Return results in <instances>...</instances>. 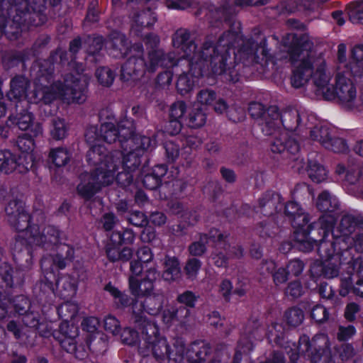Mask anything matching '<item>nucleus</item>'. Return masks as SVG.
<instances>
[{
	"mask_svg": "<svg viewBox=\"0 0 363 363\" xmlns=\"http://www.w3.org/2000/svg\"><path fill=\"white\" fill-rule=\"evenodd\" d=\"M201 267V262L199 259L196 258L189 259L184 267L186 275L189 279H196Z\"/></svg>",
	"mask_w": 363,
	"mask_h": 363,
	"instance_id": "nucleus-46",
	"label": "nucleus"
},
{
	"mask_svg": "<svg viewBox=\"0 0 363 363\" xmlns=\"http://www.w3.org/2000/svg\"><path fill=\"white\" fill-rule=\"evenodd\" d=\"M172 44L175 48L181 50L184 58L190 61L191 67L198 63L200 50H196V45L190 39V32L187 29L181 28L177 30L172 35Z\"/></svg>",
	"mask_w": 363,
	"mask_h": 363,
	"instance_id": "nucleus-13",
	"label": "nucleus"
},
{
	"mask_svg": "<svg viewBox=\"0 0 363 363\" xmlns=\"http://www.w3.org/2000/svg\"><path fill=\"white\" fill-rule=\"evenodd\" d=\"M356 222L354 218L350 215H345L341 218L340 225L337 228L340 235L346 236L350 234L355 228Z\"/></svg>",
	"mask_w": 363,
	"mask_h": 363,
	"instance_id": "nucleus-40",
	"label": "nucleus"
},
{
	"mask_svg": "<svg viewBox=\"0 0 363 363\" xmlns=\"http://www.w3.org/2000/svg\"><path fill=\"white\" fill-rule=\"evenodd\" d=\"M121 160H102L99 167L92 174H82L81 182L77 186V192L82 197L91 198L102 186L111 184L116 179L121 183V177L124 175L129 183L130 176L128 173L119 172L116 177L115 171L116 164L115 162Z\"/></svg>",
	"mask_w": 363,
	"mask_h": 363,
	"instance_id": "nucleus-10",
	"label": "nucleus"
},
{
	"mask_svg": "<svg viewBox=\"0 0 363 363\" xmlns=\"http://www.w3.org/2000/svg\"><path fill=\"white\" fill-rule=\"evenodd\" d=\"M189 315V310L185 307L168 305L162 311V320L168 325H185Z\"/></svg>",
	"mask_w": 363,
	"mask_h": 363,
	"instance_id": "nucleus-19",
	"label": "nucleus"
},
{
	"mask_svg": "<svg viewBox=\"0 0 363 363\" xmlns=\"http://www.w3.org/2000/svg\"><path fill=\"white\" fill-rule=\"evenodd\" d=\"M352 61L348 69L354 77H363V44L355 45L351 50Z\"/></svg>",
	"mask_w": 363,
	"mask_h": 363,
	"instance_id": "nucleus-26",
	"label": "nucleus"
},
{
	"mask_svg": "<svg viewBox=\"0 0 363 363\" xmlns=\"http://www.w3.org/2000/svg\"><path fill=\"white\" fill-rule=\"evenodd\" d=\"M72 157L71 150L65 147L51 149L49 153L50 159H70Z\"/></svg>",
	"mask_w": 363,
	"mask_h": 363,
	"instance_id": "nucleus-54",
	"label": "nucleus"
},
{
	"mask_svg": "<svg viewBox=\"0 0 363 363\" xmlns=\"http://www.w3.org/2000/svg\"><path fill=\"white\" fill-rule=\"evenodd\" d=\"M131 46L126 37L121 33L114 32L111 33L108 42L110 55L116 58L124 57L129 55Z\"/></svg>",
	"mask_w": 363,
	"mask_h": 363,
	"instance_id": "nucleus-20",
	"label": "nucleus"
},
{
	"mask_svg": "<svg viewBox=\"0 0 363 363\" xmlns=\"http://www.w3.org/2000/svg\"><path fill=\"white\" fill-rule=\"evenodd\" d=\"M359 273L360 275L359 279L356 282L353 287V292L360 297H363V261L359 265Z\"/></svg>",
	"mask_w": 363,
	"mask_h": 363,
	"instance_id": "nucleus-64",
	"label": "nucleus"
},
{
	"mask_svg": "<svg viewBox=\"0 0 363 363\" xmlns=\"http://www.w3.org/2000/svg\"><path fill=\"white\" fill-rule=\"evenodd\" d=\"M111 152L106 147L101 144L91 145L87 151L86 157L88 159H105L109 156Z\"/></svg>",
	"mask_w": 363,
	"mask_h": 363,
	"instance_id": "nucleus-44",
	"label": "nucleus"
},
{
	"mask_svg": "<svg viewBox=\"0 0 363 363\" xmlns=\"http://www.w3.org/2000/svg\"><path fill=\"white\" fill-rule=\"evenodd\" d=\"M279 199V195L275 198L271 199L269 195L265 196L259 201V208L261 213L265 216L273 214L275 200Z\"/></svg>",
	"mask_w": 363,
	"mask_h": 363,
	"instance_id": "nucleus-48",
	"label": "nucleus"
},
{
	"mask_svg": "<svg viewBox=\"0 0 363 363\" xmlns=\"http://www.w3.org/2000/svg\"><path fill=\"white\" fill-rule=\"evenodd\" d=\"M96 77L101 85L109 86L114 80L115 74L108 67H100L96 71Z\"/></svg>",
	"mask_w": 363,
	"mask_h": 363,
	"instance_id": "nucleus-43",
	"label": "nucleus"
},
{
	"mask_svg": "<svg viewBox=\"0 0 363 363\" xmlns=\"http://www.w3.org/2000/svg\"><path fill=\"white\" fill-rule=\"evenodd\" d=\"M259 125L265 135L272 137L270 149L272 152L281 153L287 150L295 154L299 151L298 144L294 140L289 139L288 133L282 128L280 113L276 106L267 109Z\"/></svg>",
	"mask_w": 363,
	"mask_h": 363,
	"instance_id": "nucleus-9",
	"label": "nucleus"
},
{
	"mask_svg": "<svg viewBox=\"0 0 363 363\" xmlns=\"http://www.w3.org/2000/svg\"><path fill=\"white\" fill-rule=\"evenodd\" d=\"M160 50L147 51V60L144 58V49L140 43H135L129 50L127 61L121 67V77L123 81H138L146 72L153 73L159 67H171L172 58L164 59Z\"/></svg>",
	"mask_w": 363,
	"mask_h": 363,
	"instance_id": "nucleus-8",
	"label": "nucleus"
},
{
	"mask_svg": "<svg viewBox=\"0 0 363 363\" xmlns=\"http://www.w3.org/2000/svg\"><path fill=\"white\" fill-rule=\"evenodd\" d=\"M17 147L22 153L29 154L34 148L33 140L27 135H23L18 138Z\"/></svg>",
	"mask_w": 363,
	"mask_h": 363,
	"instance_id": "nucleus-51",
	"label": "nucleus"
},
{
	"mask_svg": "<svg viewBox=\"0 0 363 363\" xmlns=\"http://www.w3.org/2000/svg\"><path fill=\"white\" fill-rule=\"evenodd\" d=\"M285 319L289 325L297 326L301 324L303 320V313L299 308H291L286 312Z\"/></svg>",
	"mask_w": 363,
	"mask_h": 363,
	"instance_id": "nucleus-45",
	"label": "nucleus"
},
{
	"mask_svg": "<svg viewBox=\"0 0 363 363\" xmlns=\"http://www.w3.org/2000/svg\"><path fill=\"white\" fill-rule=\"evenodd\" d=\"M60 296L64 298L72 297L77 291V285L74 279L69 276L61 277L57 282Z\"/></svg>",
	"mask_w": 363,
	"mask_h": 363,
	"instance_id": "nucleus-33",
	"label": "nucleus"
},
{
	"mask_svg": "<svg viewBox=\"0 0 363 363\" xmlns=\"http://www.w3.org/2000/svg\"><path fill=\"white\" fill-rule=\"evenodd\" d=\"M63 337L60 340L61 347L69 353H74L77 358L83 359L86 351H81L76 345L75 337L78 335V328L74 323H62L60 326Z\"/></svg>",
	"mask_w": 363,
	"mask_h": 363,
	"instance_id": "nucleus-15",
	"label": "nucleus"
},
{
	"mask_svg": "<svg viewBox=\"0 0 363 363\" xmlns=\"http://www.w3.org/2000/svg\"><path fill=\"white\" fill-rule=\"evenodd\" d=\"M226 238V234H223L216 229L212 230L209 233V238H208L207 235H204L201 237L199 241L192 243L189 248V252L194 256L202 255L206 250V244L209 240L216 244L217 250H223V251L229 252L230 257H241L242 255V249L240 247H233L232 250H230V246L227 243Z\"/></svg>",
	"mask_w": 363,
	"mask_h": 363,
	"instance_id": "nucleus-11",
	"label": "nucleus"
},
{
	"mask_svg": "<svg viewBox=\"0 0 363 363\" xmlns=\"http://www.w3.org/2000/svg\"><path fill=\"white\" fill-rule=\"evenodd\" d=\"M285 211L291 220L294 228H296V233L298 230H303L309 222L308 215L305 214L296 202L287 203L285 206Z\"/></svg>",
	"mask_w": 363,
	"mask_h": 363,
	"instance_id": "nucleus-21",
	"label": "nucleus"
},
{
	"mask_svg": "<svg viewBox=\"0 0 363 363\" xmlns=\"http://www.w3.org/2000/svg\"><path fill=\"white\" fill-rule=\"evenodd\" d=\"M142 267L138 263L131 264V274L129 277V289L131 294L136 297L144 296L145 300L139 303H133V313L135 315V322L138 323L140 328H143L144 320H149L143 315L145 312L150 315H157L164 303V297L162 293L153 291V281L158 277L155 267H150L145 271V277L140 280Z\"/></svg>",
	"mask_w": 363,
	"mask_h": 363,
	"instance_id": "nucleus-5",
	"label": "nucleus"
},
{
	"mask_svg": "<svg viewBox=\"0 0 363 363\" xmlns=\"http://www.w3.org/2000/svg\"><path fill=\"white\" fill-rule=\"evenodd\" d=\"M216 97V93L213 90L203 89L197 93L196 101L202 106H212Z\"/></svg>",
	"mask_w": 363,
	"mask_h": 363,
	"instance_id": "nucleus-41",
	"label": "nucleus"
},
{
	"mask_svg": "<svg viewBox=\"0 0 363 363\" xmlns=\"http://www.w3.org/2000/svg\"><path fill=\"white\" fill-rule=\"evenodd\" d=\"M335 172L344 176L346 182L353 186L354 189L363 197V162L357 167H352L346 171L345 167L338 164Z\"/></svg>",
	"mask_w": 363,
	"mask_h": 363,
	"instance_id": "nucleus-18",
	"label": "nucleus"
},
{
	"mask_svg": "<svg viewBox=\"0 0 363 363\" xmlns=\"http://www.w3.org/2000/svg\"><path fill=\"white\" fill-rule=\"evenodd\" d=\"M248 112L252 118L259 119L261 121L267 113V110L261 103L252 102L249 104Z\"/></svg>",
	"mask_w": 363,
	"mask_h": 363,
	"instance_id": "nucleus-53",
	"label": "nucleus"
},
{
	"mask_svg": "<svg viewBox=\"0 0 363 363\" xmlns=\"http://www.w3.org/2000/svg\"><path fill=\"white\" fill-rule=\"evenodd\" d=\"M156 21L155 13L150 9L134 13L131 17L130 34L136 37H143V31L151 28Z\"/></svg>",
	"mask_w": 363,
	"mask_h": 363,
	"instance_id": "nucleus-16",
	"label": "nucleus"
},
{
	"mask_svg": "<svg viewBox=\"0 0 363 363\" xmlns=\"http://www.w3.org/2000/svg\"><path fill=\"white\" fill-rule=\"evenodd\" d=\"M328 235L327 233L325 235H323V238L320 240L319 242H318L315 240H311L310 238H308L307 237L305 238V239H300L297 238L298 242H300L299 247L306 252H309L314 246L319 245L318 251L320 254V255L323 257L329 258L332 254L330 252H324V249L328 245V243L324 240L325 238Z\"/></svg>",
	"mask_w": 363,
	"mask_h": 363,
	"instance_id": "nucleus-32",
	"label": "nucleus"
},
{
	"mask_svg": "<svg viewBox=\"0 0 363 363\" xmlns=\"http://www.w3.org/2000/svg\"><path fill=\"white\" fill-rule=\"evenodd\" d=\"M85 139L90 145H94L95 143L100 141L101 139L100 128L99 129L98 127L95 125L89 126L85 133Z\"/></svg>",
	"mask_w": 363,
	"mask_h": 363,
	"instance_id": "nucleus-55",
	"label": "nucleus"
},
{
	"mask_svg": "<svg viewBox=\"0 0 363 363\" xmlns=\"http://www.w3.org/2000/svg\"><path fill=\"white\" fill-rule=\"evenodd\" d=\"M111 239L114 244L132 243L135 240V235L132 230H126L122 234L119 232L114 233Z\"/></svg>",
	"mask_w": 363,
	"mask_h": 363,
	"instance_id": "nucleus-50",
	"label": "nucleus"
},
{
	"mask_svg": "<svg viewBox=\"0 0 363 363\" xmlns=\"http://www.w3.org/2000/svg\"><path fill=\"white\" fill-rule=\"evenodd\" d=\"M307 173L313 182L320 183L327 179L328 171L318 160H309Z\"/></svg>",
	"mask_w": 363,
	"mask_h": 363,
	"instance_id": "nucleus-29",
	"label": "nucleus"
},
{
	"mask_svg": "<svg viewBox=\"0 0 363 363\" xmlns=\"http://www.w3.org/2000/svg\"><path fill=\"white\" fill-rule=\"evenodd\" d=\"M38 70L34 82V95L35 101H43L45 104L57 99L67 101L68 103L81 104L86 99L84 90L87 84V78L77 72V77L72 74H67L62 82L50 84L54 71L53 65L48 60L38 65Z\"/></svg>",
	"mask_w": 363,
	"mask_h": 363,
	"instance_id": "nucleus-3",
	"label": "nucleus"
},
{
	"mask_svg": "<svg viewBox=\"0 0 363 363\" xmlns=\"http://www.w3.org/2000/svg\"><path fill=\"white\" fill-rule=\"evenodd\" d=\"M144 186L150 189H154L160 185L161 181L152 173H147L143 179Z\"/></svg>",
	"mask_w": 363,
	"mask_h": 363,
	"instance_id": "nucleus-61",
	"label": "nucleus"
},
{
	"mask_svg": "<svg viewBox=\"0 0 363 363\" xmlns=\"http://www.w3.org/2000/svg\"><path fill=\"white\" fill-rule=\"evenodd\" d=\"M9 223L19 232L16 242L22 245H41L46 242L57 244L59 240V232L53 227L44 228L43 234H40V227L32 225L28 227L29 215L26 212L23 203L18 201H11L6 207Z\"/></svg>",
	"mask_w": 363,
	"mask_h": 363,
	"instance_id": "nucleus-7",
	"label": "nucleus"
},
{
	"mask_svg": "<svg viewBox=\"0 0 363 363\" xmlns=\"http://www.w3.org/2000/svg\"><path fill=\"white\" fill-rule=\"evenodd\" d=\"M104 328L106 331L116 335L121 329L120 323L116 317L109 315L104 319Z\"/></svg>",
	"mask_w": 363,
	"mask_h": 363,
	"instance_id": "nucleus-52",
	"label": "nucleus"
},
{
	"mask_svg": "<svg viewBox=\"0 0 363 363\" xmlns=\"http://www.w3.org/2000/svg\"><path fill=\"white\" fill-rule=\"evenodd\" d=\"M189 72L179 75L177 82V90L182 95H184L190 92L195 85V79L200 77L196 76L191 70L190 61H189Z\"/></svg>",
	"mask_w": 363,
	"mask_h": 363,
	"instance_id": "nucleus-30",
	"label": "nucleus"
},
{
	"mask_svg": "<svg viewBox=\"0 0 363 363\" xmlns=\"http://www.w3.org/2000/svg\"><path fill=\"white\" fill-rule=\"evenodd\" d=\"M143 40L148 51L160 50L163 53L162 57L164 59L172 58L169 62H171V67L177 65L179 59L176 57L174 53L169 52L166 54L162 49L158 48L160 43V39L157 35L154 33H149L144 36Z\"/></svg>",
	"mask_w": 363,
	"mask_h": 363,
	"instance_id": "nucleus-28",
	"label": "nucleus"
},
{
	"mask_svg": "<svg viewBox=\"0 0 363 363\" xmlns=\"http://www.w3.org/2000/svg\"><path fill=\"white\" fill-rule=\"evenodd\" d=\"M210 353L209 344L199 341L194 342L186 352L188 363H201L205 361Z\"/></svg>",
	"mask_w": 363,
	"mask_h": 363,
	"instance_id": "nucleus-22",
	"label": "nucleus"
},
{
	"mask_svg": "<svg viewBox=\"0 0 363 363\" xmlns=\"http://www.w3.org/2000/svg\"><path fill=\"white\" fill-rule=\"evenodd\" d=\"M356 333L353 325L340 326L337 333V339L340 341H345L350 339Z\"/></svg>",
	"mask_w": 363,
	"mask_h": 363,
	"instance_id": "nucleus-58",
	"label": "nucleus"
},
{
	"mask_svg": "<svg viewBox=\"0 0 363 363\" xmlns=\"http://www.w3.org/2000/svg\"><path fill=\"white\" fill-rule=\"evenodd\" d=\"M137 257L138 260L134 261L130 263V265L133 263H138L142 267V272L143 271V266L142 263L148 264L153 259V254L151 250L147 247H143L137 251Z\"/></svg>",
	"mask_w": 363,
	"mask_h": 363,
	"instance_id": "nucleus-49",
	"label": "nucleus"
},
{
	"mask_svg": "<svg viewBox=\"0 0 363 363\" xmlns=\"http://www.w3.org/2000/svg\"><path fill=\"white\" fill-rule=\"evenodd\" d=\"M28 87V79L23 76H16L10 82V90L7 94L8 98L11 100H18L26 96Z\"/></svg>",
	"mask_w": 363,
	"mask_h": 363,
	"instance_id": "nucleus-24",
	"label": "nucleus"
},
{
	"mask_svg": "<svg viewBox=\"0 0 363 363\" xmlns=\"http://www.w3.org/2000/svg\"><path fill=\"white\" fill-rule=\"evenodd\" d=\"M241 46L238 55L244 62H257V52L259 45L251 38L243 39L238 33L228 31L218 39L216 45L213 40L207 38L200 49L198 63L191 67L196 76H201L206 68L210 67L216 75H221L228 69V61L230 59L229 50L235 45Z\"/></svg>",
	"mask_w": 363,
	"mask_h": 363,
	"instance_id": "nucleus-2",
	"label": "nucleus"
},
{
	"mask_svg": "<svg viewBox=\"0 0 363 363\" xmlns=\"http://www.w3.org/2000/svg\"><path fill=\"white\" fill-rule=\"evenodd\" d=\"M312 318L317 322H321L328 319V313L326 308L322 306H316L311 312Z\"/></svg>",
	"mask_w": 363,
	"mask_h": 363,
	"instance_id": "nucleus-60",
	"label": "nucleus"
},
{
	"mask_svg": "<svg viewBox=\"0 0 363 363\" xmlns=\"http://www.w3.org/2000/svg\"><path fill=\"white\" fill-rule=\"evenodd\" d=\"M83 329L89 333L95 332L99 326V321L97 318L89 317L82 322Z\"/></svg>",
	"mask_w": 363,
	"mask_h": 363,
	"instance_id": "nucleus-62",
	"label": "nucleus"
},
{
	"mask_svg": "<svg viewBox=\"0 0 363 363\" xmlns=\"http://www.w3.org/2000/svg\"><path fill=\"white\" fill-rule=\"evenodd\" d=\"M338 201L337 198L327 191L321 193L316 202L317 208L323 215L319 218L318 225L324 230V235L333 231L337 220L338 212Z\"/></svg>",
	"mask_w": 363,
	"mask_h": 363,
	"instance_id": "nucleus-12",
	"label": "nucleus"
},
{
	"mask_svg": "<svg viewBox=\"0 0 363 363\" xmlns=\"http://www.w3.org/2000/svg\"><path fill=\"white\" fill-rule=\"evenodd\" d=\"M141 330L138 352L143 357L152 354L155 359H168L169 363H179L184 359L185 345L182 340L177 339L172 347L167 339L160 334L155 323L144 320Z\"/></svg>",
	"mask_w": 363,
	"mask_h": 363,
	"instance_id": "nucleus-6",
	"label": "nucleus"
},
{
	"mask_svg": "<svg viewBox=\"0 0 363 363\" xmlns=\"http://www.w3.org/2000/svg\"><path fill=\"white\" fill-rule=\"evenodd\" d=\"M129 222L138 227H143L147 225V218L146 216L140 211L133 212L128 218Z\"/></svg>",
	"mask_w": 363,
	"mask_h": 363,
	"instance_id": "nucleus-57",
	"label": "nucleus"
},
{
	"mask_svg": "<svg viewBox=\"0 0 363 363\" xmlns=\"http://www.w3.org/2000/svg\"><path fill=\"white\" fill-rule=\"evenodd\" d=\"M11 125L17 126L21 130H26L33 126V136H38L43 133V128L40 123L34 124V116L27 109L21 110L16 114H11L8 118Z\"/></svg>",
	"mask_w": 363,
	"mask_h": 363,
	"instance_id": "nucleus-17",
	"label": "nucleus"
},
{
	"mask_svg": "<svg viewBox=\"0 0 363 363\" xmlns=\"http://www.w3.org/2000/svg\"><path fill=\"white\" fill-rule=\"evenodd\" d=\"M177 301L186 306L193 307L195 305L196 297L192 292L187 291L178 296Z\"/></svg>",
	"mask_w": 363,
	"mask_h": 363,
	"instance_id": "nucleus-59",
	"label": "nucleus"
},
{
	"mask_svg": "<svg viewBox=\"0 0 363 363\" xmlns=\"http://www.w3.org/2000/svg\"><path fill=\"white\" fill-rule=\"evenodd\" d=\"M350 21L353 23L363 24V1L354 2L346 9Z\"/></svg>",
	"mask_w": 363,
	"mask_h": 363,
	"instance_id": "nucleus-36",
	"label": "nucleus"
},
{
	"mask_svg": "<svg viewBox=\"0 0 363 363\" xmlns=\"http://www.w3.org/2000/svg\"><path fill=\"white\" fill-rule=\"evenodd\" d=\"M181 277L179 262L175 257L167 256L164 262L162 278L167 281H174Z\"/></svg>",
	"mask_w": 363,
	"mask_h": 363,
	"instance_id": "nucleus-27",
	"label": "nucleus"
},
{
	"mask_svg": "<svg viewBox=\"0 0 363 363\" xmlns=\"http://www.w3.org/2000/svg\"><path fill=\"white\" fill-rule=\"evenodd\" d=\"M79 311L78 305L72 301H67L62 303L58 308L59 315L64 319L62 323H68V320H73L77 316Z\"/></svg>",
	"mask_w": 363,
	"mask_h": 363,
	"instance_id": "nucleus-35",
	"label": "nucleus"
},
{
	"mask_svg": "<svg viewBox=\"0 0 363 363\" xmlns=\"http://www.w3.org/2000/svg\"><path fill=\"white\" fill-rule=\"evenodd\" d=\"M186 112V105L182 101H178L172 104L169 109V116L172 119L180 121Z\"/></svg>",
	"mask_w": 363,
	"mask_h": 363,
	"instance_id": "nucleus-47",
	"label": "nucleus"
},
{
	"mask_svg": "<svg viewBox=\"0 0 363 363\" xmlns=\"http://www.w3.org/2000/svg\"><path fill=\"white\" fill-rule=\"evenodd\" d=\"M105 290L108 291L116 300V302L122 307L128 306L130 303V298L128 295L122 293L111 283L105 286Z\"/></svg>",
	"mask_w": 363,
	"mask_h": 363,
	"instance_id": "nucleus-39",
	"label": "nucleus"
},
{
	"mask_svg": "<svg viewBox=\"0 0 363 363\" xmlns=\"http://www.w3.org/2000/svg\"><path fill=\"white\" fill-rule=\"evenodd\" d=\"M0 171L9 174L16 170L19 173L26 172L33 166V163L27 160H0Z\"/></svg>",
	"mask_w": 363,
	"mask_h": 363,
	"instance_id": "nucleus-31",
	"label": "nucleus"
},
{
	"mask_svg": "<svg viewBox=\"0 0 363 363\" xmlns=\"http://www.w3.org/2000/svg\"><path fill=\"white\" fill-rule=\"evenodd\" d=\"M281 43L293 65L291 77L293 87H303L312 79L317 91L325 99H335L345 111H357L359 102L356 81L359 77H354L347 66L337 67L335 82L332 85L326 60L323 55L311 52L313 43L307 35L288 33L283 38Z\"/></svg>",
	"mask_w": 363,
	"mask_h": 363,
	"instance_id": "nucleus-1",
	"label": "nucleus"
},
{
	"mask_svg": "<svg viewBox=\"0 0 363 363\" xmlns=\"http://www.w3.org/2000/svg\"><path fill=\"white\" fill-rule=\"evenodd\" d=\"M325 148L335 153H344L347 152L349 149L346 141L342 138L335 136L333 133L326 143Z\"/></svg>",
	"mask_w": 363,
	"mask_h": 363,
	"instance_id": "nucleus-38",
	"label": "nucleus"
},
{
	"mask_svg": "<svg viewBox=\"0 0 363 363\" xmlns=\"http://www.w3.org/2000/svg\"><path fill=\"white\" fill-rule=\"evenodd\" d=\"M303 263L299 259L291 260L287 265L289 273L295 276L299 275L303 272Z\"/></svg>",
	"mask_w": 363,
	"mask_h": 363,
	"instance_id": "nucleus-63",
	"label": "nucleus"
},
{
	"mask_svg": "<svg viewBox=\"0 0 363 363\" xmlns=\"http://www.w3.org/2000/svg\"><path fill=\"white\" fill-rule=\"evenodd\" d=\"M281 125L284 126V130L288 132H294L301 127V116L298 111L290 109L284 111L280 114Z\"/></svg>",
	"mask_w": 363,
	"mask_h": 363,
	"instance_id": "nucleus-25",
	"label": "nucleus"
},
{
	"mask_svg": "<svg viewBox=\"0 0 363 363\" xmlns=\"http://www.w3.org/2000/svg\"><path fill=\"white\" fill-rule=\"evenodd\" d=\"M107 118L108 121L103 122L100 127L101 138L108 144L118 140L123 159L144 157L145 152L155 144V140L150 137L134 134L135 125L132 120H121L116 128L114 116L110 114Z\"/></svg>",
	"mask_w": 363,
	"mask_h": 363,
	"instance_id": "nucleus-4",
	"label": "nucleus"
},
{
	"mask_svg": "<svg viewBox=\"0 0 363 363\" xmlns=\"http://www.w3.org/2000/svg\"><path fill=\"white\" fill-rule=\"evenodd\" d=\"M121 337L123 342L129 345H133L137 343L138 340V333L129 328L123 330Z\"/></svg>",
	"mask_w": 363,
	"mask_h": 363,
	"instance_id": "nucleus-56",
	"label": "nucleus"
},
{
	"mask_svg": "<svg viewBox=\"0 0 363 363\" xmlns=\"http://www.w3.org/2000/svg\"><path fill=\"white\" fill-rule=\"evenodd\" d=\"M67 127L63 119L54 118L52 120V128L50 130L51 135L56 140H61L66 136Z\"/></svg>",
	"mask_w": 363,
	"mask_h": 363,
	"instance_id": "nucleus-42",
	"label": "nucleus"
},
{
	"mask_svg": "<svg viewBox=\"0 0 363 363\" xmlns=\"http://www.w3.org/2000/svg\"><path fill=\"white\" fill-rule=\"evenodd\" d=\"M333 133V130L328 125L320 124L310 130V138L325 147Z\"/></svg>",
	"mask_w": 363,
	"mask_h": 363,
	"instance_id": "nucleus-34",
	"label": "nucleus"
},
{
	"mask_svg": "<svg viewBox=\"0 0 363 363\" xmlns=\"http://www.w3.org/2000/svg\"><path fill=\"white\" fill-rule=\"evenodd\" d=\"M258 1L255 0H230L225 1L220 7L212 6L206 14L211 24L216 26L217 22L227 21L235 12V6H256Z\"/></svg>",
	"mask_w": 363,
	"mask_h": 363,
	"instance_id": "nucleus-14",
	"label": "nucleus"
},
{
	"mask_svg": "<svg viewBox=\"0 0 363 363\" xmlns=\"http://www.w3.org/2000/svg\"><path fill=\"white\" fill-rule=\"evenodd\" d=\"M212 106H213V110L216 113H227L228 118L235 123L242 121L245 118V112L241 108H232L228 111V105L222 98H216Z\"/></svg>",
	"mask_w": 363,
	"mask_h": 363,
	"instance_id": "nucleus-23",
	"label": "nucleus"
},
{
	"mask_svg": "<svg viewBox=\"0 0 363 363\" xmlns=\"http://www.w3.org/2000/svg\"><path fill=\"white\" fill-rule=\"evenodd\" d=\"M206 122V114L201 108H193L189 114L188 125L192 128H201Z\"/></svg>",
	"mask_w": 363,
	"mask_h": 363,
	"instance_id": "nucleus-37",
	"label": "nucleus"
}]
</instances>
